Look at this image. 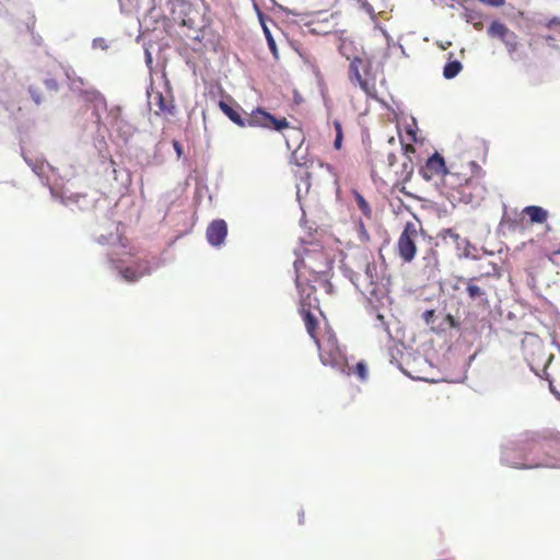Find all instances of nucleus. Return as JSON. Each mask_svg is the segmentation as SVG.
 Here are the masks:
<instances>
[{"label":"nucleus","instance_id":"nucleus-21","mask_svg":"<svg viewBox=\"0 0 560 560\" xmlns=\"http://www.w3.org/2000/svg\"><path fill=\"white\" fill-rule=\"evenodd\" d=\"M354 373L358 375L361 382L366 381L368 378V366L363 361H360L354 366Z\"/></svg>","mask_w":560,"mask_h":560},{"label":"nucleus","instance_id":"nucleus-8","mask_svg":"<svg viewBox=\"0 0 560 560\" xmlns=\"http://www.w3.org/2000/svg\"><path fill=\"white\" fill-rule=\"evenodd\" d=\"M538 446L536 442L525 443L521 442L515 447H505L502 452V463L505 466L518 469H528L533 467H538L540 464L536 465H527L523 460H525V456L518 455V453H523L526 450L533 451Z\"/></svg>","mask_w":560,"mask_h":560},{"label":"nucleus","instance_id":"nucleus-6","mask_svg":"<svg viewBox=\"0 0 560 560\" xmlns=\"http://www.w3.org/2000/svg\"><path fill=\"white\" fill-rule=\"evenodd\" d=\"M421 237L420 230L415 222H407L400 233L396 252L404 262H411L417 254V244Z\"/></svg>","mask_w":560,"mask_h":560},{"label":"nucleus","instance_id":"nucleus-28","mask_svg":"<svg viewBox=\"0 0 560 560\" xmlns=\"http://www.w3.org/2000/svg\"><path fill=\"white\" fill-rule=\"evenodd\" d=\"M172 144L177 154V158H180L183 155V145L177 140H173Z\"/></svg>","mask_w":560,"mask_h":560},{"label":"nucleus","instance_id":"nucleus-2","mask_svg":"<svg viewBox=\"0 0 560 560\" xmlns=\"http://www.w3.org/2000/svg\"><path fill=\"white\" fill-rule=\"evenodd\" d=\"M331 260L323 249H305L304 254L294 261L295 282L314 281L328 294L332 293L328 273Z\"/></svg>","mask_w":560,"mask_h":560},{"label":"nucleus","instance_id":"nucleus-32","mask_svg":"<svg viewBox=\"0 0 560 560\" xmlns=\"http://www.w3.org/2000/svg\"><path fill=\"white\" fill-rule=\"evenodd\" d=\"M447 319L451 322V324L453 325L454 323V319H453V316L452 315H447Z\"/></svg>","mask_w":560,"mask_h":560},{"label":"nucleus","instance_id":"nucleus-13","mask_svg":"<svg viewBox=\"0 0 560 560\" xmlns=\"http://www.w3.org/2000/svg\"><path fill=\"white\" fill-rule=\"evenodd\" d=\"M149 104L158 107L156 115H174L175 105L172 96L165 97L162 92L152 90L149 92Z\"/></svg>","mask_w":560,"mask_h":560},{"label":"nucleus","instance_id":"nucleus-24","mask_svg":"<svg viewBox=\"0 0 560 560\" xmlns=\"http://www.w3.org/2000/svg\"><path fill=\"white\" fill-rule=\"evenodd\" d=\"M357 2L369 15L372 16L374 14V10L371 4L363 0H357Z\"/></svg>","mask_w":560,"mask_h":560},{"label":"nucleus","instance_id":"nucleus-5","mask_svg":"<svg viewBox=\"0 0 560 560\" xmlns=\"http://www.w3.org/2000/svg\"><path fill=\"white\" fill-rule=\"evenodd\" d=\"M246 127L264 128L275 131H283L290 129V124L285 117L277 118L261 107H257L246 118ZM296 142L302 143L304 140L303 132L300 129L291 128Z\"/></svg>","mask_w":560,"mask_h":560},{"label":"nucleus","instance_id":"nucleus-7","mask_svg":"<svg viewBox=\"0 0 560 560\" xmlns=\"http://www.w3.org/2000/svg\"><path fill=\"white\" fill-rule=\"evenodd\" d=\"M466 285V292L468 298L475 302L478 306H489V293L494 290V287L490 283V275H480L469 279H460Z\"/></svg>","mask_w":560,"mask_h":560},{"label":"nucleus","instance_id":"nucleus-23","mask_svg":"<svg viewBox=\"0 0 560 560\" xmlns=\"http://www.w3.org/2000/svg\"><path fill=\"white\" fill-rule=\"evenodd\" d=\"M335 128H336V138L334 141V148L339 150L341 148V143H342V129H341L340 122L335 121Z\"/></svg>","mask_w":560,"mask_h":560},{"label":"nucleus","instance_id":"nucleus-30","mask_svg":"<svg viewBox=\"0 0 560 560\" xmlns=\"http://www.w3.org/2000/svg\"><path fill=\"white\" fill-rule=\"evenodd\" d=\"M557 25H560V19H558V18H553V19L549 20L547 23V27H549V28L557 26Z\"/></svg>","mask_w":560,"mask_h":560},{"label":"nucleus","instance_id":"nucleus-11","mask_svg":"<svg viewBox=\"0 0 560 560\" xmlns=\"http://www.w3.org/2000/svg\"><path fill=\"white\" fill-rule=\"evenodd\" d=\"M450 170L445 166L444 159L439 154L434 153L430 156L425 163V165L421 168V175L427 180L433 179L434 177L443 176L448 173Z\"/></svg>","mask_w":560,"mask_h":560},{"label":"nucleus","instance_id":"nucleus-9","mask_svg":"<svg viewBox=\"0 0 560 560\" xmlns=\"http://www.w3.org/2000/svg\"><path fill=\"white\" fill-rule=\"evenodd\" d=\"M295 284L300 295L299 312H306L307 310L305 308H308L310 311H320L319 301L315 294L316 289L319 285L317 283H314V281H306V283L295 282Z\"/></svg>","mask_w":560,"mask_h":560},{"label":"nucleus","instance_id":"nucleus-33","mask_svg":"<svg viewBox=\"0 0 560 560\" xmlns=\"http://www.w3.org/2000/svg\"><path fill=\"white\" fill-rule=\"evenodd\" d=\"M287 145L289 149L291 148L289 140H287Z\"/></svg>","mask_w":560,"mask_h":560},{"label":"nucleus","instance_id":"nucleus-18","mask_svg":"<svg viewBox=\"0 0 560 560\" xmlns=\"http://www.w3.org/2000/svg\"><path fill=\"white\" fill-rule=\"evenodd\" d=\"M219 107L235 125L242 128L246 127V118H243L231 105L224 101H220Z\"/></svg>","mask_w":560,"mask_h":560},{"label":"nucleus","instance_id":"nucleus-14","mask_svg":"<svg viewBox=\"0 0 560 560\" xmlns=\"http://www.w3.org/2000/svg\"><path fill=\"white\" fill-rule=\"evenodd\" d=\"M119 272L127 282H136L142 277L150 275L151 267L148 261H138L135 266L120 269Z\"/></svg>","mask_w":560,"mask_h":560},{"label":"nucleus","instance_id":"nucleus-10","mask_svg":"<svg viewBox=\"0 0 560 560\" xmlns=\"http://www.w3.org/2000/svg\"><path fill=\"white\" fill-rule=\"evenodd\" d=\"M488 35L490 37L499 38L506 47L510 54L517 50L518 37L505 24L493 21L488 27Z\"/></svg>","mask_w":560,"mask_h":560},{"label":"nucleus","instance_id":"nucleus-27","mask_svg":"<svg viewBox=\"0 0 560 560\" xmlns=\"http://www.w3.org/2000/svg\"><path fill=\"white\" fill-rule=\"evenodd\" d=\"M45 85L50 91H56L58 89V83H57V81L55 79H47L45 81Z\"/></svg>","mask_w":560,"mask_h":560},{"label":"nucleus","instance_id":"nucleus-15","mask_svg":"<svg viewBox=\"0 0 560 560\" xmlns=\"http://www.w3.org/2000/svg\"><path fill=\"white\" fill-rule=\"evenodd\" d=\"M522 350L527 360L535 362L544 350V345L541 340L533 336L522 341Z\"/></svg>","mask_w":560,"mask_h":560},{"label":"nucleus","instance_id":"nucleus-16","mask_svg":"<svg viewBox=\"0 0 560 560\" xmlns=\"http://www.w3.org/2000/svg\"><path fill=\"white\" fill-rule=\"evenodd\" d=\"M417 141V130L410 126L407 127L405 135H400V143L406 155H409V153H415L416 150L413 143Z\"/></svg>","mask_w":560,"mask_h":560},{"label":"nucleus","instance_id":"nucleus-31","mask_svg":"<svg viewBox=\"0 0 560 560\" xmlns=\"http://www.w3.org/2000/svg\"><path fill=\"white\" fill-rule=\"evenodd\" d=\"M550 390L560 399V393L556 390V387H550Z\"/></svg>","mask_w":560,"mask_h":560},{"label":"nucleus","instance_id":"nucleus-20","mask_svg":"<svg viewBox=\"0 0 560 560\" xmlns=\"http://www.w3.org/2000/svg\"><path fill=\"white\" fill-rule=\"evenodd\" d=\"M463 69V65L458 60L448 61L443 69V75L445 79L455 78Z\"/></svg>","mask_w":560,"mask_h":560},{"label":"nucleus","instance_id":"nucleus-29","mask_svg":"<svg viewBox=\"0 0 560 560\" xmlns=\"http://www.w3.org/2000/svg\"><path fill=\"white\" fill-rule=\"evenodd\" d=\"M30 93H31L33 100L35 101V103L39 104L42 98H40L39 94L37 93V90L35 88L31 86L30 88Z\"/></svg>","mask_w":560,"mask_h":560},{"label":"nucleus","instance_id":"nucleus-25","mask_svg":"<svg viewBox=\"0 0 560 560\" xmlns=\"http://www.w3.org/2000/svg\"><path fill=\"white\" fill-rule=\"evenodd\" d=\"M376 320L378 322V324H375L376 327H380L384 329L386 332H389L388 326L385 323L384 316L382 314L378 313L376 315Z\"/></svg>","mask_w":560,"mask_h":560},{"label":"nucleus","instance_id":"nucleus-19","mask_svg":"<svg viewBox=\"0 0 560 560\" xmlns=\"http://www.w3.org/2000/svg\"><path fill=\"white\" fill-rule=\"evenodd\" d=\"M524 213L529 217V220L533 223H544L548 218L547 211L538 206L526 207L524 209Z\"/></svg>","mask_w":560,"mask_h":560},{"label":"nucleus","instance_id":"nucleus-4","mask_svg":"<svg viewBox=\"0 0 560 560\" xmlns=\"http://www.w3.org/2000/svg\"><path fill=\"white\" fill-rule=\"evenodd\" d=\"M352 198L354 199L358 210L361 212V215L354 224L359 246H361L364 252H369L372 256L373 243L370 232L375 226V219L371 202L362 194L354 190H352Z\"/></svg>","mask_w":560,"mask_h":560},{"label":"nucleus","instance_id":"nucleus-17","mask_svg":"<svg viewBox=\"0 0 560 560\" xmlns=\"http://www.w3.org/2000/svg\"><path fill=\"white\" fill-rule=\"evenodd\" d=\"M440 237L446 243L454 245L457 249H460L462 246L467 245L468 242L466 238H463L459 234H457L452 229H445L440 232Z\"/></svg>","mask_w":560,"mask_h":560},{"label":"nucleus","instance_id":"nucleus-12","mask_svg":"<svg viewBox=\"0 0 560 560\" xmlns=\"http://www.w3.org/2000/svg\"><path fill=\"white\" fill-rule=\"evenodd\" d=\"M207 241L212 246H221L228 235V224L223 219L213 220L206 231Z\"/></svg>","mask_w":560,"mask_h":560},{"label":"nucleus","instance_id":"nucleus-26","mask_svg":"<svg viewBox=\"0 0 560 560\" xmlns=\"http://www.w3.org/2000/svg\"><path fill=\"white\" fill-rule=\"evenodd\" d=\"M435 316V312L433 310H427L422 314V318L427 324H431L433 322V318Z\"/></svg>","mask_w":560,"mask_h":560},{"label":"nucleus","instance_id":"nucleus-22","mask_svg":"<svg viewBox=\"0 0 560 560\" xmlns=\"http://www.w3.org/2000/svg\"><path fill=\"white\" fill-rule=\"evenodd\" d=\"M300 151H301V145H298V148L292 153L291 161L298 166H305L307 163L306 156L305 155L299 156Z\"/></svg>","mask_w":560,"mask_h":560},{"label":"nucleus","instance_id":"nucleus-1","mask_svg":"<svg viewBox=\"0 0 560 560\" xmlns=\"http://www.w3.org/2000/svg\"><path fill=\"white\" fill-rule=\"evenodd\" d=\"M485 172L475 162L452 164L443 177V188L448 199L457 202L471 203L483 199L486 186Z\"/></svg>","mask_w":560,"mask_h":560},{"label":"nucleus","instance_id":"nucleus-3","mask_svg":"<svg viewBox=\"0 0 560 560\" xmlns=\"http://www.w3.org/2000/svg\"><path fill=\"white\" fill-rule=\"evenodd\" d=\"M300 312L308 335L314 339L318 347L322 361L324 364H329L336 368L342 373H347L348 359L346 354L340 350L337 339L335 336H328L326 339H319L317 337L318 319L317 313L322 314L320 311Z\"/></svg>","mask_w":560,"mask_h":560}]
</instances>
